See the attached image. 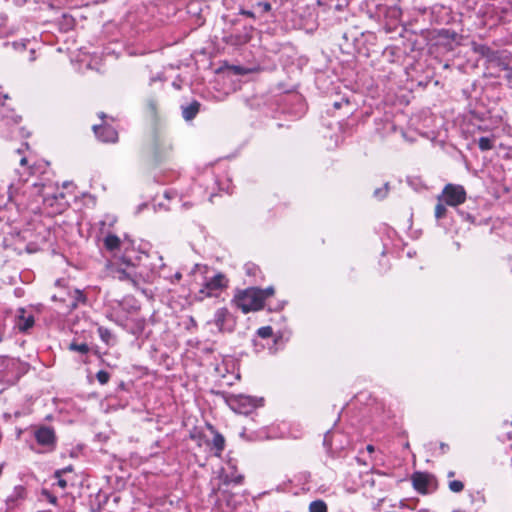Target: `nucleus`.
I'll return each instance as SVG.
<instances>
[{"mask_svg": "<svg viewBox=\"0 0 512 512\" xmlns=\"http://www.w3.org/2000/svg\"><path fill=\"white\" fill-rule=\"evenodd\" d=\"M235 305L243 313L260 310L262 305V292L258 288H248L238 291L233 299Z\"/></svg>", "mask_w": 512, "mask_h": 512, "instance_id": "f257e3e1", "label": "nucleus"}, {"mask_svg": "<svg viewBox=\"0 0 512 512\" xmlns=\"http://www.w3.org/2000/svg\"><path fill=\"white\" fill-rule=\"evenodd\" d=\"M228 286V279L222 273H217L211 278H206L199 289L196 298L200 301L208 297H218Z\"/></svg>", "mask_w": 512, "mask_h": 512, "instance_id": "f03ea898", "label": "nucleus"}, {"mask_svg": "<svg viewBox=\"0 0 512 512\" xmlns=\"http://www.w3.org/2000/svg\"><path fill=\"white\" fill-rule=\"evenodd\" d=\"M229 407L239 414H249L262 405V399L246 395H235L228 400Z\"/></svg>", "mask_w": 512, "mask_h": 512, "instance_id": "7ed1b4c3", "label": "nucleus"}, {"mask_svg": "<svg viewBox=\"0 0 512 512\" xmlns=\"http://www.w3.org/2000/svg\"><path fill=\"white\" fill-rule=\"evenodd\" d=\"M466 199V192L461 185L447 184L443 189L442 195L438 198L439 201L445 202L450 206H458L464 203Z\"/></svg>", "mask_w": 512, "mask_h": 512, "instance_id": "20e7f679", "label": "nucleus"}, {"mask_svg": "<svg viewBox=\"0 0 512 512\" xmlns=\"http://www.w3.org/2000/svg\"><path fill=\"white\" fill-rule=\"evenodd\" d=\"M433 477L427 473L416 472L412 476L413 487L420 493H427Z\"/></svg>", "mask_w": 512, "mask_h": 512, "instance_id": "39448f33", "label": "nucleus"}, {"mask_svg": "<svg viewBox=\"0 0 512 512\" xmlns=\"http://www.w3.org/2000/svg\"><path fill=\"white\" fill-rule=\"evenodd\" d=\"M93 129L97 137L103 142H115L118 139L117 131L110 126H94Z\"/></svg>", "mask_w": 512, "mask_h": 512, "instance_id": "423d86ee", "label": "nucleus"}, {"mask_svg": "<svg viewBox=\"0 0 512 512\" xmlns=\"http://www.w3.org/2000/svg\"><path fill=\"white\" fill-rule=\"evenodd\" d=\"M36 439L41 445H52L55 440V435L52 429L43 427L36 431Z\"/></svg>", "mask_w": 512, "mask_h": 512, "instance_id": "0eeeda50", "label": "nucleus"}, {"mask_svg": "<svg viewBox=\"0 0 512 512\" xmlns=\"http://www.w3.org/2000/svg\"><path fill=\"white\" fill-rule=\"evenodd\" d=\"M34 325V318L31 314H26L24 309L18 310L17 326L21 331H25Z\"/></svg>", "mask_w": 512, "mask_h": 512, "instance_id": "6e6552de", "label": "nucleus"}, {"mask_svg": "<svg viewBox=\"0 0 512 512\" xmlns=\"http://www.w3.org/2000/svg\"><path fill=\"white\" fill-rule=\"evenodd\" d=\"M229 316V312L226 308L218 309L215 312L214 324L217 326L219 331L224 329V323Z\"/></svg>", "mask_w": 512, "mask_h": 512, "instance_id": "1a4fd4ad", "label": "nucleus"}, {"mask_svg": "<svg viewBox=\"0 0 512 512\" xmlns=\"http://www.w3.org/2000/svg\"><path fill=\"white\" fill-rule=\"evenodd\" d=\"M198 111H199V103L193 102L192 104H190L189 106H187L183 109V117L186 120H191L196 116Z\"/></svg>", "mask_w": 512, "mask_h": 512, "instance_id": "9d476101", "label": "nucleus"}, {"mask_svg": "<svg viewBox=\"0 0 512 512\" xmlns=\"http://www.w3.org/2000/svg\"><path fill=\"white\" fill-rule=\"evenodd\" d=\"M104 245L110 251L116 250L120 246V239L112 234L107 235L104 239Z\"/></svg>", "mask_w": 512, "mask_h": 512, "instance_id": "9b49d317", "label": "nucleus"}, {"mask_svg": "<svg viewBox=\"0 0 512 512\" xmlns=\"http://www.w3.org/2000/svg\"><path fill=\"white\" fill-rule=\"evenodd\" d=\"M110 273L112 274V276H113L115 279H118V280H121V281L131 279V274H130V272H127V271L122 270V269H120V268H114V267H111V269H110Z\"/></svg>", "mask_w": 512, "mask_h": 512, "instance_id": "f8f14e48", "label": "nucleus"}, {"mask_svg": "<svg viewBox=\"0 0 512 512\" xmlns=\"http://www.w3.org/2000/svg\"><path fill=\"white\" fill-rule=\"evenodd\" d=\"M327 505L323 500L312 501L309 505V512H327Z\"/></svg>", "mask_w": 512, "mask_h": 512, "instance_id": "ddd939ff", "label": "nucleus"}, {"mask_svg": "<svg viewBox=\"0 0 512 512\" xmlns=\"http://www.w3.org/2000/svg\"><path fill=\"white\" fill-rule=\"evenodd\" d=\"M479 148L483 151L489 150L493 147V142L488 137H481L478 141Z\"/></svg>", "mask_w": 512, "mask_h": 512, "instance_id": "4468645a", "label": "nucleus"}, {"mask_svg": "<svg viewBox=\"0 0 512 512\" xmlns=\"http://www.w3.org/2000/svg\"><path fill=\"white\" fill-rule=\"evenodd\" d=\"M69 349L72 351L82 353V354H85L89 351V347L85 343H82V344L71 343L69 346Z\"/></svg>", "mask_w": 512, "mask_h": 512, "instance_id": "2eb2a0df", "label": "nucleus"}, {"mask_svg": "<svg viewBox=\"0 0 512 512\" xmlns=\"http://www.w3.org/2000/svg\"><path fill=\"white\" fill-rule=\"evenodd\" d=\"M464 485L461 481L453 480L449 482V489L454 493H459L463 490Z\"/></svg>", "mask_w": 512, "mask_h": 512, "instance_id": "dca6fc26", "label": "nucleus"}, {"mask_svg": "<svg viewBox=\"0 0 512 512\" xmlns=\"http://www.w3.org/2000/svg\"><path fill=\"white\" fill-rule=\"evenodd\" d=\"M258 335L262 338H268L272 336V328L270 326H264L258 329Z\"/></svg>", "mask_w": 512, "mask_h": 512, "instance_id": "f3484780", "label": "nucleus"}, {"mask_svg": "<svg viewBox=\"0 0 512 512\" xmlns=\"http://www.w3.org/2000/svg\"><path fill=\"white\" fill-rule=\"evenodd\" d=\"M446 213V208L442 204V201H439V203L435 207V216L436 218H442Z\"/></svg>", "mask_w": 512, "mask_h": 512, "instance_id": "a211bd4d", "label": "nucleus"}, {"mask_svg": "<svg viewBox=\"0 0 512 512\" xmlns=\"http://www.w3.org/2000/svg\"><path fill=\"white\" fill-rule=\"evenodd\" d=\"M96 377L101 384H106L110 378L109 373L104 370L99 371Z\"/></svg>", "mask_w": 512, "mask_h": 512, "instance_id": "6ab92c4d", "label": "nucleus"}, {"mask_svg": "<svg viewBox=\"0 0 512 512\" xmlns=\"http://www.w3.org/2000/svg\"><path fill=\"white\" fill-rule=\"evenodd\" d=\"M262 292V304L264 303V300L269 297V296H272L274 294V289L273 287H268L264 290H261Z\"/></svg>", "mask_w": 512, "mask_h": 512, "instance_id": "aec40b11", "label": "nucleus"}, {"mask_svg": "<svg viewBox=\"0 0 512 512\" xmlns=\"http://www.w3.org/2000/svg\"><path fill=\"white\" fill-rule=\"evenodd\" d=\"M214 445L218 448V450H222L224 447V439L222 436L217 435L214 438Z\"/></svg>", "mask_w": 512, "mask_h": 512, "instance_id": "412c9836", "label": "nucleus"}, {"mask_svg": "<svg viewBox=\"0 0 512 512\" xmlns=\"http://www.w3.org/2000/svg\"><path fill=\"white\" fill-rule=\"evenodd\" d=\"M72 471V467L71 466H68L64 469H61V470H57L55 472V477L56 478H60L62 476L63 473H66V472H71Z\"/></svg>", "mask_w": 512, "mask_h": 512, "instance_id": "4be33fe9", "label": "nucleus"}, {"mask_svg": "<svg viewBox=\"0 0 512 512\" xmlns=\"http://www.w3.org/2000/svg\"><path fill=\"white\" fill-rule=\"evenodd\" d=\"M99 332H100V335H101V338L104 340V341H108V338L110 337V333L107 331V330H104L102 328L99 329Z\"/></svg>", "mask_w": 512, "mask_h": 512, "instance_id": "5701e85b", "label": "nucleus"}, {"mask_svg": "<svg viewBox=\"0 0 512 512\" xmlns=\"http://www.w3.org/2000/svg\"><path fill=\"white\" fill-rule=\"evenodd\" d=\"M58 485H59V487H61L62 489H64V488H66L67 483H66V481H65L64 479H62V478L60 477V478H58Z\"/></svg>", "mask_w": 512, "mask_h": 512, "instance_id": "b1692460", "label": "nucleus"}, {"mask_svg": "<svg viewBox=\"0 0 512 512\" xmlns=\"http://www.w3.org/2000/svg\"><path fill=\"white\" fill-rule=\"evenodd\" d=\"M48 499H49L50 503H52V504H56L57 499H56V497H55V496H51V495H49V496H48Z\"/></svg>", "mask_w": 512, "mask_h": 512, "instance_id": "393cba45", "label": "nucleus"}, {"mask_svg": "<svg viewBox=\"0 0 512 512\" xmlns=\"http://www.w3.org/2000/svg\"><path fill=\"white\" fill-rule=\"evenodd\" d=\"M367 451H368L369 453L374 452V447H373L372 445H368V446H367Z\"/></svg>", "mask_w": 512, "mask_h": 512, "instance_id": "a878e982", "label": "nucleus"}, {"mask_svg": "<svg viewBox=\"0 0 512 512\" xmlns=\"http://www.w3.org/2000/svg\"><path fill=\"white\" fill-rule=\"evenodd\" d=\"M20 164H21V165H25V164H26V158H22V159L20 160Z\"/></svg>", "mask_w": 512, "mask_h": 512, "instance_id": "bb28decb", "label": "nucleus"}, {"mask_svg": "<svg viewBox=\"0 0 512 512\" xmlns=\"http://www.w3.org/2000/svg\"><path fill=\"white\" fill-rule=\"evenodd\" d=\"M175 278H176L177 280H180V279H181V274H180V273H176V274H175Z\"/></svg>", "mask_w": 512, "mask_h": 512, "instance_id": "cd10ccee", "label": "nucleus"}, {"mask_svg": "<svg viewBox=\"0 0 512 512\" xmlns=\"http://www.w3.org/2000/svg\"><path fill=\"white\" fill-rule=\"evenodd\" d=\"M11 189H12V185H11V186H10V188H9V190H10V192H9V198H12V192H11Z\"/></svg>", "mask_w": 512, "mask_h": 512, "instance_id": "c85d7f7f", "label": "nucleus"}, {"mask_svg": "<svg viewBox=\"0 0 512 512\" xmlns=\"http://www.w3.org/2000/svg\"><path fill=\"white\" fill-rule=\"evenodd\" d=\"M508 439L512 440V432H511V433H510V432L508 433Z\"/></svg>", "mask_w": 512, "mask_h": 512, "instance_id": "c756f323", "label": "nucleus"}, {"mask_svg": "<svg viewBox=\"0 0 512 512\" xmlns=\"http://www.w3.org/2000/svg\"><path fill=\"white\" fill-rule=\"evenodd\" d=\"M448 476H449V477L454 476V472H452V471H451V472H449V473H448Z\"/></svg>", "mask_w": 512, "mask_h": 512, "instance_id": "7c9ffc66", "label": "nucleus"}, {"mask_svg": "<svg viewBox=\"0 0 512 512\" xmlns=\"http://www.w3.org/2000/svg\"><path fill=\"white\" fill-rule=\"evenodd\" d=\"M241 480H242V477L239 476L236 481L239 483V482H241Z\"/></svg>", "mask_w": 512, "mask_h": 512, "instance_id": "2f4dec72", "label": "nucleus"}]
</instances>
